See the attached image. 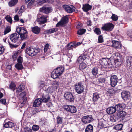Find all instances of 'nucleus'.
Instances as JSON below:
<instances>
[{
  "label": "nucleus",
  "instance_id": "obj_1",
  "mask_svg": "<svg viewBox=\"0 0 132 132\" xmlns=\"http://www.w3.org/2000/svg\"><path fill=\"white\" fill-rule=\"evenodd\" d=\"M16 31L18 34L20 35L21 40L26 39L28 37L27 31L25 27L18 26L16 28Z\"/></svg>",
  "mask_w": 132,
  "mask_h": 132
},
{
  "label": "nucleus",
  "instance_id": "obj_2",
  "mask_svg": "<svg viewBox=\"0 0 132 132\" xmlns=\"http://www.w3.org/2000/svg\"><path fill=\"white\" fill-rule=\"evenodd\" d=\"M38 50L32 48L30 47H28L25 50V52L31 56H33L39 52Z\"/></svg>",
  "mask_w": 132,
  "mask_h": 132
},
{
  "label": "nucleus",
  "instance_id": "obj_3",
  "mask_svg": "<svg viewBox=\"0 0 132 132\" xmlns=\"http://www.w3.org/2000/svg\"><path fill=\"white\" fill-rule=\"evenodd\" d=\"M74 87L75 90L78 94H81L84 92V86L81 82L75 84Z\"/></svg>",
  "mask_w": 132,
  "mask_h": 132
},
{
  "label": "nucleus",
  "instance_id": "obj_4",
  "mask_svg": "<svg viewBox=\"0 0 132 132\" xmlns=\"http://www.w3.org/2000/svg\"><path fill=\"white\" fill-rule=\"evenodd\" d=\"M110 58L107 57L102 58L99 60V62L101 64L103 65L105 68H110V66L109 60Z\"/></svg>",
  "mask_w": 132,
  "mask_h": 132
},
{
  "label": "nucleus",
  "instance_id": "obj_5",
  "mask_svg": "<svg viewBox=\"0 0 132 132\" xmlns=\"http://www.w3.org/2000/svg\"><path fill=\"white\" fill-rule=\"evenodd\" d=\"M9 37V38L12 42L16 43L17 44L21 43L20 42L19 36L18 34L14 33L11 34Z\"/></svg>",
  "mask_w": 132,
  "mask_h": 132
},
{
  "label": "nucleus",
  "instance_id": "obj_6",
  "mask_svg": "<svg viewBox=\"0 0 132 132\" xmlns=\"http://www.w3.org/2000/svg\"><path fill=\"white\" fill-rule=\"evenodd\" d=\"M63 109L64 110L72 113H75L77 111L76 108L73 105H63Z\"/></svg>",
  "mask_w": 132,
  "mask_h": 132
},
{
  "label": "nucleus",
  "instance_id": "obj_7",
  "mask_svg": "<svg viewBox=\"0 0 132 132\" xmlns=\"http://www.w3.org/2000/svg\"><path fill=\"white\" fill-rule=\"evenodd\" d=\"M114 27V25L112 23H105L101 28V29L104 31H112Z\"/></svg>",
  "mask_w": 132,
  "mask_h": 132
},
{
  "label": "nucleus",
  "instance_id": "obj_8",
  "mask_svg": "<svg viewBox=\"0 0 132 132\" xmlns=\"http://www.w3.org/2000/svg\"><path fill=\"white\" fill-rule=\"evenodd\" d=\"M115 56H117L116 59L114 60V63L116 66H120L122 63L123 60L122 59V56L119 53H116Z\"/></svg>",
  "mask_w": 132,
  "mask_h": 132
},
{
  "label": "nucleus",
  "instance_id": "obj_9",
  "mask_svg": "<svg viewBox=\"0 0 132 132\" xmlns=\"http://www.w3.org/2000/svg\"><path fill=\"white\" fill-rule=\"evenodd\" d=\"M92 99L93 101L96 104L99 103L102 100L101 95L97 92L93 94Z\"/></svg>",
  "mask_w": 132,
  "mask_h": 132
},
{
  "label": "nucleus",
  "instance_id": "obj_10",
  "mask_svg": "<svg viewBox=\"0 0 132 132\" xmlns=\"http://www.w3.org/2000/svg\"><path fill=\"white\" fill-rule=\"evenodd\" d=\"M121 97L124 101H128L130 98V93L127 90H123L121 93Z\"/></svg>",
  "mask_w": 132,
  "mask_h": 132
},
{
  "label": "nucleus",
  "instance_id": "obj_11",
  "mask_svg": "<svg viewBox=\"0 0 132 132\" xmlns=\"http://www.w3.org/2000/svg\"><path fill=\"white\" fill-rule=\"evenodd\" d=\"M93 120V118L91 115H87L84 116L81 118L82 122L85 124L89 123Z\"/></svg>",
  "mask_w": 132,
  "mask_h": 132
},
{
  "label": "nucleus",
  "instance_id": "obj_12",
  "mask_svg": "<svg viewBox=\"0 0 132 132\" xmlns=\"http://www.w3.org/2000/svg\"><path fill=\"white\" fill-rule=\"evenodd\" d=\"M69 22V18L68 15H66L62 17L61 20L59 21L56 24V27H59L60 26H62L65 24Z\"/></svg>",
  "mask_w": 132,
  "mask_h": 132
},
{
  "label": "nucleus",
  "instance_id": "obj_13",
  "mask_svg": "<svg viewBox=\"0 0 132 132\" xmlns=\"http://www.w3.org/2000/svg\"><path fill=\"white\" fill-rule=\"evenodd\" d=\"M65 99L70 102H74L75 97L71 92H67L64 94Z\"/></svg>",
  "mask_w": 132,
  "mask_h": 132
},
{
  "label": "nucleus",
  "instance_id": "obj_14",
  "mask_svg": "<svg viewBox=\"0 0 132 132\" xmlns=\"http://www.w3.org/2000/svg\"><path fill=\"white\" fill-rule=\"evenodd\" d=\"M110 80L111 86L113 87H114L118 81V79L117 76L114 75H112L110 77Z\"/></svg>",
  "mask_w": 132,
  "mask_h": 132
},
{
  "label": "nucleus",
  "instance_id": "obj_15",
  "mask_svg": "<svg viewBox=\"0 0 132 132\" xmlns=\"http://www.w3.org/2000/svg\"><path fill=\"white\" fill-rule=\"evenodd\" d=\"M112 46L116 49H120L122 47L121 43L120 42L115 40H112Z\"/></svg>",
  "mask_w": 132,
  "mask_h": 132
},
{
  "label": "nucleus",
  "instance_id": "obj_16",
  "mask_svg": "<svg viewBox=\"0 0 132 132\" xmlns=\"http://www.w3.org/2000/svg\"><path fill=\"white\" fill-rule=\"evenodd\" d=\"M71 7L70 6L67 5H63L62 7L67 12L71 13L75 11V8L72 5H71Z\"/></svg>",
  "mask_w": 132,
  "mask_h": 132
},
{
  "label": "nucleus",
  "instance_id": "obj_17",
  "mask_svg": "<svg viewBox=\"0 0 132 132\" xmlns=\"http://www.w3.org/2000/svg\"><path fill=\"white\" fill-rule=\"evenodd\" d=\"M47 16L41 15L39 18H37V21L40 24H43L47 22Z\"/></svg>",
  "mask_w": 132,
  "mask_h": 132
},
{
  "label": "nucleus",
  "instance_id": "obj_18",
  "mask_svg": "<svg viewBox=\"0 0 132 132\" xmlns=\"http://www.w3.org/2000/svg\"><path fill=\"white\" fill-rule=\"evenodd\" d=\"M117 110V108L115 106H111L106 109V111L109 114H111L115 112Z\"/></svg>",
  "mask_w": 132,
  "mask_h": 132
},
{
  "label": "nucleus",
  "instance_id": "obj_19",
  "mask_svg": "<svg viewBox=\"0 0 132 132\" xmlns=\"http://www.w3.org/2000/svg\"><path fill=\"white\" fill-rule=\"evenodd\" d=\"M40 12L46 14L52 12V10L50 7L46 6H43L40 9Z\"/></svg>",
  "mask_w": 132,
  "mask_h": 132
},
{
  "label": "nucleus",
  "instance_id": "obj_20",
  "mask_svg": "<svg viewBox=\"0 0 132 132\" xmlns=\"http://www.w3.org/2000/svg\"><path fill=\"white\" fill-rule=\"evenodd\" d=\"M126 65L130 69H132V57L131 56H128L127 57Z\"/></svg>",
  "mask_w": 132,
  "mask_h": 132
},
{
  "label": "nucleus",
  "instance_id": "obj_21",
  "mask_svg": "<svg viewBox=\"0 0 132 132\" xmlns=\"http://www.w3.org/2000/svg\"><path fill=\"white\" fill-rule=\"evenodd\" d=\"M92 7V5H89L88 3H86L83 5L82 9L84 12H87L90 10Z\"/></svg>",
  "mask_w": 132,
  "mask_h": 132
},
{
  "label": "nucleus",
  "instance_id": "obj_22",
  "mask_svg": "<svg viewBox=\"0 0 132 132\" xmlns=\"http://www.w3.org/2000/svg\"><path fill=\"white\" fill-rule=\"evenodd\" d=\"M42 101V99L41 98L36 99L33 103V106L35 107L38 106L41 104Z\"/></svg>",
  "mask_w": 132,
  "mask_h": 132
},
{
  "label": "nucleus",
  "instance_id": "obj_23",
  "mask_svg": "<svg viewBox=\"0 0 132 132\" xmlns=\"http://www.w3.org/2000/svg\"><path fill=\"white\" fill-rule=\"evenodd\" d=\"M64 68L63 67H60L56 68L55 70L61 76L64 71Z\"/></svg>",
  "mask_w": 132,
  "mask_h": 132
},
{
  "label": "nucleus",
  "instance_id": "obj_24",
  "mask_svg": "<svg viewBox=\"0 0 132 132\" xmlns=\"http://www.w3.org/2000/svg\"><path fill=\"white\" fill-rule=\"evenodd\" d=\"M36 2L38 5H40L45 3H52L53 2V0H37Z\"/></svg>",
  "mask_w": 132,
  "mask_h": 132
},
{
  "label": "nucleus",
  "instance_id": "obj_25",
  "mask_svg": "<svg viewBox=\"0 0 132 132\" xmlns=\"http://www.w3.org/2000/svg\"><path fill=\"white\" fill-rule=\"evenodd\" d=\"M116 114L118 119H119L121 118L125 117L127 115V113L125 111H122L118 112Z\"/></svg>",
  "mask_w": 132,
  "mask_h": 132
},
{
  "label": "nucleus",
  "instance_id": "obj_26",
  "mask_svg": "<svg viewBox=\"0 0 132 132\" xmlns=\"http://www.w3.org/2000/svg\"><path fill=\"white\" fill-rule=\"evenodd\" d=\"M57 31V28H53L45 31L44 32V34L46 35L51 34L55 32H56Z\"/></svg>",
  "mask_w": 132,
  "mask_h": 132
},
{
  "label": "nucleus",
  "instance_id": "obj_27",
  "mask_svg": "<svg viewBox=\"0 0 132 132\" xmlns=\"http://www.w3.org/2000/svg\"><path fill=\"white\" fill-rule=\"evenodd\" d=\"M14 126V123L11 122L9 121L5 122L3 125V127L5 128L9 127L12 128Z\"/></svg>",
  "mask_w": 132,
  "mask_h": 132
},
{
  "label": "nucleus",
  "instance_id": "obj_28",
  "mask_svg": "<svg viewBox=\"0 0 132 132\" xmlns=\"http://www.w3.org/2000/svg\"><path fill=\"white\" fill-rule=\"evenodd\" d=\"M40 28L37 26H35L32 28V32L35 34H39L40 32Z\"/></svg>",
  "mask_w": 132,
  "mask_h": 132
},
{
  "label": "nucleus",
  "instance_id": "obj_29",
  "mask_svg": "<svg viewBox=\"0 0 132 132\" xmlns=\"http://www.w3.org/2000/svg\"><path fill=\"white\" fill-rule=\"evenodd\" d=\"M115 90L114 89H109L107 91L106 94L107 96L111 97L115 94Z\"/></svg>",
  "mask_w": 132,
  "mask_h": 132
},
{
  "label": "nucleus",
  "instance_id": "obj_30",
  "mask_svg": "<svg viewBox=\"0 0 132 132\" xmlns=\"http://www.w3.org/2000/svg\"><path fill=\"white\" fill-rule=\"evenodd\" d=\"M93 126L89 124L88 125L86 128L85 132H93Z\"/></svg>",
  "mask_w": 132,
  "mask_h": 132
},
{
  "label": "nucleus",
  "instance_id": "obj_31",
  "mask_svg": "<svg viewBox=\"0 0 132 132\" xmlns=\"http://www.w3.org/2000/svg\"><path fill=\"white\" fill-rule=\"evenodd\" d=\"M105 122L104 121H102L101 120L98 121V127L100 129L106 127L105 125Z\"/></svg>",
  "mask_w": 132,
  "mask_h": 132
},
{
  "label": "nucleus",
  "instance_id": "obj_32",
  "mask_svg": "<svg viewBox=\"0 0 132 132\" xmlns=\"http://www.w3.org/2000/svg\"><path fill=\"white\" fill-rule=\"evenodd\" d=\"M123 125L122 124H118L115 125L113 127L114 129L117 130H122Z\"/></svg>",
  "mask_w": 132,
  "mask_h": 132
},
{
  "label": "nucleus",
  "instance_id": "obj_33",
  "mask_svg": "<svg viewBox=\"0 0 132 132\" xmlns=\"http://www.w3.org/2000/svg\"><path fill=\"white\" fill-rule=\"evenodd\" d=\"M59 76H60L58 75V73L55 69L52 72L51 74V77L54 79L57 78Z\"/></svg>",
  "mask_w": 132,
  "mask_h": 132
},
{
  "label": "nucleus",
  "instance_id": "obj_34",
  "mask_svg": "<svg viewBox=\"0 0 132 132\" xmlns=\"http://www.w3.org/2000/svg\"><path fill=\"white\" fill-rule=\"evenodd\" d=\"M25 86L24 84H22L18 87L16 90V92L19 93L22 92L25 89Z\"/></svg>",
  "mask_w": 132,
  "mask_h": 132
},
{
  "label": "nucleus",
  "instance_id": "obj_35",
  "mask_svg": "<svg viewBox=\"0 0 132 132\" xmlns=\"http://www.w3.org/2000/svg\"><path fill=\"white\" fill-rule=\"evenodd\" d=\"M98 69L96 67H94L92 70L91 72L92 74L95 77H96L98 74Z\"/></svg>",
  "mask_w": 132,
  "mask_h": 132
},
{
  "label": "nucleus",
  "instance_id": "obj_36",
  "mask_svg": "<svg viewBox=\"0 0 132 132\" xmlns=\"http://www.w3.org/2000/svg\"><path fill=\"white\" fill-rule=\"evenodd\" d=\"M18 0H11L8 3L9 6L13 7L18 2Z\"/></svg>",
  "mask_w": 132,
  "mask_h": 132
},
{
  "label": "nucleus",
  "instance_id": "obj_37",
  "mask_svg": "<svg viewBox=\"0 0 132 132\" xmlns=\"http://www.w3.org/2000/svg\"><path fill=\"white\" fill-rule=\"evenodd\" d=\"M66 47L67 50H69L72 49L73 48H75L73 42L68 44L67 45Z\"/></svg>",
  "mask_w": 132,
  "mask_h": 132
},
{
  "label": "nucleus",
  "instance_id": "obj_38",
  "mask_svg": "<svg viewBox=\"0 0 132 132\" xmlns=\"http://www.w3.org/2000/svg\"><path fill=\"white\" fill-rule=\"evenodd\" d=\"M86 67V64L84 62H82L79 64L78 68L79 70H81L85 69Z\"/></svg>",
  "mask_w": 132,
  "mask_h": 132
},
{
  "label": "nucleus",
  "instance_id": "obj_39",
  "mask_svg": "<svg viewBox=\"0 0 132 132\" xmlns=\"http://www.w3.org/2000/svg\"><path fill=\"white\" fill-rule=\"evenodd\" d=\"M9 88L13 91H14L16 88L15 84L13 81L11 82L9 86Z\"/></svg>",
  "mask_w": 132,
  "mask_h": 132
},
{
  "label": "nucleus",
  "instance_id": "obj_40",
  "mask_svg": "<svg viewBox=\"0 0 132 132\" xmlns=\"http://www.w3.org/2000/svg\"><path fill=\"white\" fill-rule=\"evenodd\" d=\"M118 119H119L116 114L110 117V121L112 122H116Z\"/></svg>",
  "mask_w": 132,
  "mask_h": 132
},
{
  "label": "nucleus",
  "instance_id": "obj_41",
  "mask_svg": "<svg viewBox=\"0 0 132 132\" xmlns=\"http://www.w3.org/2000/svg\"><path fill=\"white\" fill-rule=\"evenodd\" d=\"M117 109V110H121L123 109L124 108V105L123 103H119L118 104L115 105Z\"/></svg>",
  "mask_w": 132,
  "mask_h": 132
},
{
  "label": "nucleus",
  "instance_id": "obj_42",
  "mask_svg": "<svg viewBox=\"0 0 132 132\" xmlns=\"http://www.w3.org/2000/svg\"><path fill=\"white\" fill-rule=\"evenodd\" d=\"M43 101L44 102L46 103L50 99V97L48 95H43L42 97Z\"/></svg>",
  "mask_w": 132,
  "mask_h": 132
},
{
  "label": "nucleus",
  "instance_id": "obj_43",
  "mask_svg": "<svg viewBox=\"0 0 132 132\" xmlns=\"http://www.w3.org/2000/svg\"><path fill=\"white\" fill-rule=\"evenodd\" d=\"M86 30L85 29H80L77 31V34L78 35H81L84 34Z\"/></svg>",
  "mask_w": 132,
  "mask_h": 132
},
{
  "label": "nucleus",
  "instance_id": "obj_44",
  "mask_svg": "<svg viewBox=\"0 0 132 132\" xmlns=\"http://www.w3.org/2000/svg\"><path fill=\"white\" fill-rule=\"evenodd\" d=\"M94 32L97 35H100L101 34L100 29L98 28H96L94 30Z\"/></svg>",
  "mask_w": 132,
  "mask_h": 132
},
{
  "label": "nucleus",
  "instance_id": "obj_45",
  "mask_svg": "<svg viewBox=\"0 0 132 132\" xmlns=\"http://www.w3.org/2000/svg\"><path fill=\"white\" fill-rule=\"evenodd\" d=\"M15 68L19 70H22L24 67L22 64L16 63L15 65Z\"/></svg>",
  "mask_w": 132,
  "mask_h": 132
},
{
  "label": "nucleus",
  "instance_id": "obj_46",
  "mask_svg": "<svg viewBox=\"0 0 132 132\" xmlns=\"http://www.w3.org/2000/svg\"><path fill=\"white\" fill-rule=\"evenodd\" d=\"M8 42L9 45L10 47L11 48H13L17 47L21 43H18V44L14 45V44H12L9 40L8 41Z\"/></svg>",
  "mask_w": 132,
  "mask_h": 132
},
{
  "label": "nucleus",
  "instance_id": "obj_47",
  "mask_svg": "<svg viewBox=\"0 0 132 132\" xmlns=\"http://www.w3.org/2000/svg\"><path fill=\"white\" fill-rule=\"evenodd\" d=\"M56 122L57 124H61L63 123V118L58 116L56 118Z\"/></svg>",
  "mask_w": 132,
  "mask_h": 132
},
{
  "label": "nucleus",
  "instance_id": "obj_48",
  "mask_svg": "<svg viewBox=\"0 0 132 132\" xmlns=\"http://www.w3.org/2000/svg\"><path fill=\"white\" fill-rule=\"evenodd\" d=\"M104 42V40L103 35H99L97 43H101L103 42Z\"/></svg>",
  "mask_w": 132,
  "mask_h": 132
},
{
  "label": "nucleus",
  "instance_id": "obj_49",
  "mask_svg": "<svg viewBox=\"0 0 132 132\" xmlns=\"http://www.w3.org/2000/svg\"><path fill=\"white\" fill-rule=\"evenodd\" d=\"M47 123V122L45 121L44 119H41L39 122V124L41 126L44 127L45 125Z\"/></svg>",
  "mask_w": 132,
  "mask_h": 132
},
{
  "label": "nucleus",
  "instance_id": "obj_50",
  "mask_svg": "<svg viewBox=\"0 0 132 132\" xmlns=\"http://www.w3.org/2000/svg\"><path fill=\"white\" fill-rule=\"evenodd\" d=\"M5 18L8 22H9L10 23H12V20L11 18L10 15H6L5 17Z\"/></svg>",
  "mask_w": 132,
  "mask_h": 132
},
{
  "label": "nucleus",
  "instance_id": "obj_51",
  "mask_svg": "<svg viewBox=\"0 0 132 132\" xmlns=\"http://www.w3.org/2000/svg\"><path fill=\"white\" fill-rule=\"evenodd\" d=\"M98 84L100 83H104L105 79L104 77H99L98 78Z\"/></svg>",
  "mask_w": 132,
  "mask_h": 132
},
{
  "label": "nucleus",
  "instance_id": "obj_52",
  "mask_svg": "<svg viewBox=\"0 0 132 132\" xmlns=\"http://www.w3.org/2000/svg\"><path fill=\"white\" fill-rule=\"evenodd\" d=\"M25 1L26 3L29 2L28 4V5L29 6H30L33 4L34 2V0H25Z\"/></svg>",
  "mask_w": 132,
  "mask_h": 132
},
{
  "label": "nucleus",
  "instance_id": "obj_53",
  "mask_svg": "<svg viewBox=\"0 0 132 132\" xmlns=\"http://www.w3.org/2000/svg\"><path fill=\"white\" fill-rule=\"evenodd\" d=\"M11 31L10 27L9 26H8L6 27L4 31V35H5L7 33L10 32Z\"/></svg>",
  "mask_w": 132,
  "mask_h": 132
},
{
  "label": "nucleus",
  "instance_id": "obj_54",
  "mask_svg": "<svg viewBox=\"0 0 132 132\" xmlns=\"http://www.w3.org/2000/svg\"><path fill=\"white\" fill-rule=\"evenodd\" d=\"M111 18L114 21H117L118 19V16L114 14H113L111 17Z\"/></svg>",
  "mask_w": 132,
  "mask_h": 132
},
{
  "label": "nucleus",
  "instance_id": "obj_55",
  "mask_svg": "<svg viewBox=\"0 0 132 132\" xmlns=\"http://www.w3.org/2000/svg\"><path fill=\"white\" fill-rule=\"evenodd\" d=\"M18 63H17L22 64L23 62V58L21 56H19L17 60Z\"/></svg>",
  "mask_w": 132,
  "mask_h": 132
},
{
  "label": "nucleus",
  "instance_id": "obj_56",
  "mask_svg": "<svg viewBox=\"0 0 132 132\" xmlns=\"http://www.w3.org/2000/svg\"><path fill=\"white\" fill-rule=\"evenodd\" d=\"M32 129L34 131H37L39 129V127L37 125H34L32 127Z\"/></svg>",
  "mask_w": 132,
  "mask_h": 132
},
{
  "label": "nucleus",
  "instance_id": "obj_57",
  "mask_svg": "<svg viewBox=\"0 0 132 132\" xmlns=\"http://www.w3.org/2000/svg\"><path fill=\"white\" fill-rule=\"evenodd\" d=\"M59 83L57 81H55L54 83V86L53 88L54 89H57L58 87H59Z\"/></svg>",
  "mask_w": 132,
  "mask_h": 132
},
{
  "label": "nucleus",
  "instance_id": "obj_58",
  "mask_svg": "<svg viewBox=\"0 0 132 132\" xmlns=\"http://www.w3.org/2000/svg\"><path fill=\"white\" fill-rule=\"evenodd\" d=\"M80 56L83 59V60H85L87 57V54L85 52L82 54Z\"/></svg>",
  "mask_w": 132,
  "mask_h": 132
},
{
  "label": "nucleus",
  "instance_id": "obj_59",
  "mask_svg": "<svg viewBox=\"0 0 132 132\" xmlns=\"http://www.w3.org/2000/svg\"><path fill=\"white\" fill-rule=\"evenodd\" d=\"M25 132H32V129L28 127H25L24 129Z\"/></svg>",
  "mask_w": 132,
  "mask_h": 132
},
{
  "label": "nucleus",
  "instance_id": "obj_60",
  "mask_svg": "<svg viewBox=\"0 0 132 132\" xmlns=\"http://www.w3.org/2000/svg\"><path fill=\"white\" fill-rule=\"evenodd\" d=\"M49 44L48 43L46 44L44 48V52H47L48 49L49 48Z\"/></svg>",
  "mask_w": 132,
  "mask_h": 132
},
{
  "label": "nucleus",
  "instance_id": "obj_61",
  "mask_svg": "<svg viewBox=\"0 0 132 132\" xmlns=\"http://www.w3.org/2000/svg\"><path fill=\"white\" fill-rule=\"evenodd\" d=\"M83 59L80 56L78 57V59L76 61L77 63H79L80 62H81L82 61H84Z\"/></svg>",
  "mask_w": 132,
  "mask_h": 132
},
{
  "label": "nucleus",
  "instance_id": "obj_62",
  "mask_svg": "<svg viewBox=\"0 0 132 132\" xmlns=\"http://www.w3.org/2000/svg\"><path fill=\"white\" fill-rule=\"evenodd\" d=\"M0 102L1 103H2L5 105L6 104V100L5 99H2L0 100Z\"/></svg>",
  "mask_w": 132,
  "mask_h": 132
},
{
  "label": "nucleus",
  "instance_id": "obj_63",
  "mask_svg": "<svg viewBox=\"0 0 132 132\" xmlns=\"http://www.w3.org/2000/svg\"><path fill=\"white\" fill-rule=\"evenodd\" d=\"M5 49L3 46H0V55L3 53Z\"/></svg>",
  "mask_w": 132,
  "mask_h": 132
},
{
  "label": "nucleus",
  "instance_id": "obj_64",
  "mask_svg": "<svg viewBox=\"0 0 132 132\" xmlns=\"http://www.w3.org/2000/svg\"><path fill=\"white\" fill-rule=\"evenodd\" d=\"M46 90L50 93H52L53 92V88L52 87H49L47 88Z\"/></svg>",
  "mask_w": 132,
  "mask_h": 132
}]
</instances>
